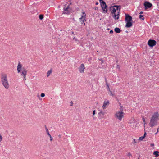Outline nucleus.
Segmentation results:
<instances>
[{"label": "nucleus", "mask_w": 159, "mask_h": 159, "mask_svg": "<svg viewBox=\"0 0 159 159\" xmlns=\"http://www.w3.org/2000/svg\"><path fill=\"white\" fill-rule=\"evenodd\" d=\"M47 134L49 136L50 139H52V138L51 135L49 133H48Z\"/></svg>", "instance_id": "obj_24"}, {"label": "nucleus", "mask_w": 159, "mask_h": 159, "mask_svg": "<svg viewBox=\"0 0 159 159\" xmlns=\"http://www.w3.org/2000/svg\"><path fill=\"white\" fill-rule=\"evenodd\" d=\"M107 88H108V90H109V91H110V88H109V86L108 85V84H107Z\"/></svg>", "instance_id": "obj_31"}, {"label": "nucleus", "mask_w": 159, "mask_h": 159, "mask_svg": "<svg viewBox=\"0 0 159 159\" xmlns=\"http://www.w3.org/2000/svg\"><path fill=\"white\" fill-rule=\"evenodd\" d=\"M127 155L128 157H131L132 155L130 152H128L127 153Z\"/></svg>", "instance_id": "obj_23"}, {"label": "nucleus", "mask_w": 159, "mask_h": 159, "mask_svg": "<svg viewBox=\"0 0 159 159\" xmlns=\"http://www.w3.org/2000/svg\"><path fill=\"white\" fill-rule=\"evenodd\" d=\"M99 1L101 3L102 8L107 7L105 2L103 1V0H99Z\"/></svg>", "instance_id": "obj_13"}, {"label": "nucleus", "mask_w": 159, "mask_h": 159, "mask_svg": "<svg viewBox=\"0 0 159 159\" xmlns=\"http://www.w3.org/2000/svg\"><path fill=\"white\" fill-rule=\"evenodd\" d=\"M95 114V110H93V116Z\"/></svg>", "instance_id": "obj_27"}, {"label": "nucleus", "mask_w": 159, "mask_h": 159, "mask_svg": "<svg viewBox=\"0 0 159 159\" xmlns=\"http://www.w3.org/2000/svg\"><path fill=\"white\" fill-rule=\"evenodd\" d=\"M76 9L77 10H80V8H78L77 7V8H76Z\"/></svg>", "instance_id": "obj_39"}, {"label": "nucleus", "mask_w": 159, "mask_h": 159, "mask_svg": "<svg viewBox=\"0 0 159 159\" xmlns=\"http://www.w3.org/2000/svg\"><path fill=\"white\" fill-rule=\"evenodd\" d=\"M150 145L151 147H153L154 146V144L153 143H151Z\"/></svg>", "instance_id": "obj_30"}, {"label": "nucleus", "mask_w": 159, "mask_h": 159, "mask_svg": "<svg viewBox=\"0 0 159 159\" xmlns=\"http://www.w3.org/2000/svg\"><path fill=\"white\" fill-rule=\"evenodd\" d=\"M132 121H129V124H131V123H134L135 122V120L134 119H132Z\"/></svg>", "instance_id": "obj_22"}, {"label": "nucleus", "mask_w": 159, "mask_h": 159, "mask_svg": "<svg viewBox=\"0 0 159 159\" xmlns=\"http://www.w3.org/2000/svg\"><path fill=\"white\" fill-rule=\"evenodd\" d=\"M139 17L140 19H141L142 20H143L144 19V16H143V15H139Z\"/></svg>", "instance_id": "obj_19"}, {"label": "nucleus", "mask_w": 159, "mask_h": 159, "mask_svg": "<svg viewBox=\"0 0 159 159\" xmlns=\"http://www.w3.org/2000/svg\"><path fill=\"white\" fill-rule=\"evenodd\" d=\"M85 67L84 65L82 63L81 64L78 68V70L81 73H83L84 72V70Z\"/></svg>", "instance_id": "obj_9"}, {"label": "nucleus", "mask_w": 159, "mask_h": 159, "mask_svg": "<svg viewBox=\"0 0 159 159\" xmlns=\"http://www.w3.org/2000/svg\"><path fill=\"white\" fill-rule=\"evenodd\" d=\"M159 115L157 112H154L152 115L149 123V125L151 127L157 125L159 120Z\"/></svg>", "instance_id": "obj_2"}, {"label": "nucleus", "mask_w": 159, "mask_h": 159, "mask_svg": "<svg viewBox=\"0 0 159 159\" xmlns=\"http://www.w3.org/2000/svg\"><path fill=\"white\" fill-rule=\"evenodd\" d=\"M69 13V7L68 6L67 7L65 6L64 8L63 11L62 13L63 14H68Z\"/></svg>", "instance_id": "obj_12"}, {"label": "nucleus", "mask_w": 159, "mask_h": 159, "mask_svg": "<svg viewBox=\"0 0 159 159\" xmlns=\"http://www.w3.org/2000/svg\"><path fill=\"white\" fill-rule=\"evenodd\" d=\"M120 110L116 112L115 114V117L119 120L121 121L124 117V113L123 112V106H120Z\"/></svg>", "instance_id": "obj_5"}, {"label": "nucleus", "mask_w": 159, "mask_h": 159, "mask_svg": "<svg viewBox=\"0 0 159 159\" xmlns=\"http://www.w3.org/2000/svg\"><path fill=\"white\" fill-rule=\"evenodd\" d=\"M3 138V137L1 134L0 133V139H2Z\"/></svg>", "instance_id": "obj_28"}, {"label": "nucleus", "mask_w": 159, "mask_h": 159, "mask_svg": "<svg viewBox=\"0 0 159 159\" xmlns=\"http://www.w3.org/2000/svg\"><path fill=\"white\" fill-rule=\"evenodd\" d=\"M61 138V135H58V138L60 139V138Z\"/></svg>", "instance_id": "obj_33"}, {"label": "nucleus", "mask_w": 159, "mask_h": 159, "mask_svg": "<svg viewBox=\"0 0 159 159\" xmlns=\"http://www.w3.org/2000/svg\"><path fill=\"white\" fill-rule=\"evenodd\" d=\"M156 43V41L153 40H149L148 42V45L150 47H153L155 46Z\"/></svg>", "instance_id": "obj_8"}, {"label": "nucleus", "mask_w": 159, "mask_h": 159, "mask_svg": "<svg viewBox=\"0 0 159 159\" xmlns=\"http://www.w3.org/2000/svg\"><path fill=\"white\" fill-rule=\"evenodd\" d=\"M0 142H1V140H0Z\"/></svg>", "instance_id": "obj_44"}, {"label": "nucleus", "mask_w": 159, "mask_h": 159, "mask_svg": "<svg viewBox=\"0 0 159 159\" xmlns=\"http://www.w3.org/2000/svg\"><path fill=\"white\" fill-rule=\"evenodd\" d=\"M125 20L126 22L125 26L127 28H129L132 25V18L128 14H125Z\"/></svg>", "instance_id": "obj_6"}, {"label": "nucleus", "mask_w": 159, "mask_h": 159, "mask_svg": "<svg viewBox=\"0 0 159 159\" xmlns=\"http://www.w3.org/2000/svg\"><path fill=\"white\" fill-rule=\"evenodd\" d=\"M134 142H135H135H136L135 141V139H134Z\"/></svg>", "instance_id": "obj_41"}, {"label": "nucleus", "mask_w": 159, "mask_h": 159, "mask_svg": "<svg viewBox=\"0 0 159 159\" xmlns=\"http://www.w3.org/2000/svg\"><path fill=\"white\" fill-rule=\"evenodd\" d=\"M52 73V70L51 69L49 70L47 73V77H48Z\"/></svg>", "instance_id": "obj_18"}, {"label": "nucleus", "mask_w": 159, "mask_h": 159, "mask_svg": "<svg viewBox=\"0 0 159 159\" xmlns=\"http://www.w3.org/2000/svg\"><path fill=\"white\" fill-rule=\"evenodd\" d=\"M100 61H101L102 62V63H103V60H102V59H101V60H100Z\"/></svg>", "instance_id": "obj_36"}, {"label": "nucleus", "mask_w": 159, "mask_h": 159, "mask_svg": "<svg viewBox=\"0 0 159 159\" xmlns=\"http://www.w3.org/2000/svg\"><path fill=\"white\" fill-rule=\"evenodd\" d=\"M110 104L109 101L108 100H105L104 101L102 106V108L103 110L106 109L109 106Z\"/></svg>", "instance_id": "obj_10"}, {"label": "nucleus", "mask_w": 159, "mask_h": 159, "mask_svg": "<svg viewBox=\"0 0 159 159\" xmlns=\"http://www.w3.org/2000/svg\"><path fill=\"white\" fill-rule=\"evenodd\" d=\"M120 9V6L114 5L111 7L110 11L112 16L116 20L119 18Z\"/></svg>", "instance_id": "obj_1"}, {"label": "nucleus", "mask_w": 159, "mask_h": 159, "mask_svg": "<svg viewBox=\"0 0 159 159\" xmlns=\"http://www.w3.org/2000/svg\"><path fill=\"white\" fill-rule=\"evenodd\" d=\"M158 128V129H159V128Z\"/></svg>", "instance_id": "obj_43"}, {"label": "nucleus", "mask_w": 159, "mask_h": 159, "mask_svg": "<svg viewBox=\"0 0 159 159\" xmlns=\"http://www.w3.org/2000/svg\"><path fill=\"white\" fill-rule=\"evenodd\" d=\"M45 129L46 131V132L47 134H48V133H49L48 130L46 126H45Z\"/></svg>", "instance_id": "obj_25"}, {"label": "nucleus", "mask_w": 159, "mask_h": 159, "mask_svg": "<svg viewBox=\"0 0 159 159\" xmlns=\"http://www.w3.org/2000/svg\"><path fill=\"white\" fill-rule=\"evenodd\" d=\"M143 122L145 123V119L144 118H143Z\"/></svg>", "instance_id": "obj_35"}, {"label": "nucleus", "mask_w": 159, "mask_h": 159, "mask_svg": "<svg viewBox=\"0 0 159 159\" xmlns=\"http://www.w3.org/2000/svg\"><path fill=\"white\" fill-rule=\"evenodd\" d=\"M105 114V112L103 111L102 110H101L100 111V112L98 113V116L100 118V119H101V115H104Z\"/></svg>", "instance_id": "obj_14"}, {"label": "nucleus", "mask_w": 159, "mask_h": 159, "mask_svg": "<svg viewBox=\"0 0 159 159\" xmlns=\"http://www.w3.org/2000/svg\"><path fill=\"white\" fill-rule=\"evenodd\" d=\"M1 80L2 83L5 88L7 89H8L10 85L8 80L7 75L6 74H2Z\"/></svg>", "instance_id": "obj_4"}, {"label": "nucleus", "mask_w": 159, "mask_h": 159, "mask_svg": "<svg viewBox=\"0 0 159 159\" xmlns=\"http://www.w3.org/2000/svg\"><path fill=\"white\" fill-rule=\"evenodd\" d=\"M82 14L81 15V17L79 18V20L81 24H83L84 26L85 25L84 22L86 21V14L85 11L83 10L82 11Z\"/></svg>", "instance_id": "obj_7"}, {"label": "nucleus", "mask_w": 159, "mask_h": 159, "mask_svg": "<svg viewBox=\"0 0 159 159\" xmlns=\"http://www.w3.org/2000/svg\"><path fill=\"white\" fill-rule=\"evenodd\" d=\"M114 30L115 31L116 33H120L121 31L120 29L117 27H116L115 28Z\"/></svg>", "instance_id": "obj_16"}, {"label": "nucleus", "mask_w": 159, "mask_h": 159, "mask_svg": "<svg viewBox=\"0 0 159 159\" xmlns=\"http://www.w3.org/2000/svg\"><path fill=\"white\" fill-rule=\"evenodd\" d=\"M39 18L40 20H42L43 18V16L42 15H40L39 16Z\"/></svg>", "instance_id": "obj_21"}, {"label": "nucleus", "mask_w": 159, "mask_h": 159, "mask_svg": "<svg viewBox=\"0 0 159 159\" xmlns=\"http://www.w3.org/2000/svg\"><path fill=\"white\" fill-rule=\"evenodd\" d=\"M73 39H75L76 41H77V39L75 38V37H74V38H73Z\"/></svg>", "instance_id": "obj_34"}, {"label": "nucleus", "mask_w": 159, "mask_h": 159, "mask_svg": "<svg viewBox=\"0 0 159 159\" xmlns=\"http://www.w3.org/2000/svg\"><path fill=\"white\" fill-rule=\"evenodd\" d=\"M107 7L102 8V12L103 13H106L107 11Z\"/></svg>", "instance_id": "obj_15"}, {"label": "nucleus", "mask_w": 159, "mask_h": 159, "mask_svg": "<svg viewBox=\"0 0 159 159\" xmlns=\"http://www.w3.org/2000/svg\"><path fill=\"white\" fill-rule=\"evenodd\" d=\"M95 4L96 5H98V2H97Z\"/></svg>", "instance_id": "obj_37"}, {"label": "nucleus", "mask_w": 159, "mask_h": 159, "mask_svg": "<svg viewBox=\"0 0 159 159\" xmlns=\"http://www.w3.org/2000/svg\"><path fill=\"white\" fill-rule=\"evenodd\" d=\"M110 91V93H111V96H113V94L112 93V92H111V91Z\"/></svg>", "instance_id": "obj_32"}, {"label": "nucleus", "mask_w": 159, "mask_h": 159, "mask_svg": "<svg viewBox=\"0 0 159 159\" xmlns=\"http://www.w3.org/2000/svg\"><path fill=\"white\" fill-rule=\"evenodd\" d=\"M146 133H145L143 136L140 137L139 138V139H143L144 138V137H145V136H146Z\"/></svg>", "instance_id": "obj_20"}, {"label": "nucleus", "mask_w": 159, "mask_h": 159, "mask_svg": "<svg viewBox=\"0 0 159 159\" xmlns=\"http://www.w3.org/2000/svg\"><path fill=\"white\" fill-rule=\"evenodd\" d=\"M143 13V12H142V11H141V12L139 13H140V14H142Z\"/></svg>", "instance_id": "obj_38"}, {"label": "nucleus", "mask_w": 159, "mask_h": 159, "mask_svg": "<svg viewBox=\"0 0 159 159\" xmlns=\"http://www.w3.org/2000/svg\"><path fill=\"white\" fill-rule=\"evenodd\" d=\"M110 33L111 34H113V30H110Z\"/></svg>", "instance_id": "obj_29"}, {"label": "nucleus", "mask_w": 159, "mask_h": 159, "mask_svg": "<svg viewBox=\"0 0 159 159\" xmlns=\"http://www.w3.org/2000/svg\"><path fill=\"white\" fill-rule=\"evenodd\" d=\"M153 154L156 157H157L159 156V152L158 151H155L154 152Z\"/></svg>", "instance_id": "obj_17"}, {"label": "nucleus", "mask_w": 159, "mask_h": 159, "mask_svg": "<svg viewBox=\"0 0 159 159\" xmlns=\"http://www.w3.org/2000/svg\"><path fill=\"white\" fill-rule=\"evenodd\" d=\"M158 130H159V129H158V128H157V132L156 133H156H157L158 132Z\"/></svg>", "instance_id": "obj_40"}, {"label": "nucleus", "mask_w": 159, "mask_h": 159, "mask_svg": "<svg viewBox=\"0 0 159 159\" xmlns=\"http://www.w3.org/2000/svg\"><path fill=\"white\" fill-rule=\"evenodd\" d=\"M144 5L145 7V9H147L148 8H150L152 6V4L146 1L144 3Z\"/></svg>", "instance_id": "obj_11"}, {"label": "nucleus", "mask_w": 159, "mask_h": 159, "mask_svg": "<svg viewBox=\"0 0 159 159\" xmlns=\"http://www.w3.org/2000/svg\"><path fill=\"white\" fill-rule=\"evenodd\" d=\"M17 71L18 73H20L21 76L23 78V80H26L27 70L25 68H22V65L20 62L18 63L17 66Z\"/></svg>", "instance_id": "obj_3"}, {"label": "nucleus", "mask_w": 159, "mask_h": 159, "mask_svg": "<svg viewBox=\"0 0 159 159\" xmlns=\"http://www.w3.org/2000/svg\"><path fill=\"white\" fill-rule=\"evenodd\" d=\"M45 96V94L43 93H42L41 94V96L42 97H43Z\"/></svg>", "instance_id": "obj_26"}, {"label": "nucleus", "mask_w": 159, "mask_h": 159, "mask_svg": "<svg viewBox=\"0 0 159 159\" xmlns=\"http://www.w3.org/2000/svg\"><path fill=\"white\" fill-rule=\"evenodd\" d=\"M98 9V8L97 7V8H96L95 9L96 10V9Z\"/></svg>", "instance_id": "obj_42"}]
</instances>
